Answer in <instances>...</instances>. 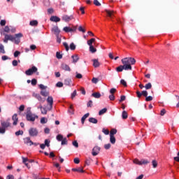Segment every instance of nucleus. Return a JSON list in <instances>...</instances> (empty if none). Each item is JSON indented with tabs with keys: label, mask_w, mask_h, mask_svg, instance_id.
I'll list each match as a JSON object with an SVG mask.
<instances>
[{
	"label": "nucleus",
	"mask_w": 179,
	"mask_h": 179,
	"mask_svg": "<svg viewBox=\"0 0 179 179\" xmlns=\"http://www.w3.org/2000/svg\"><path fill=\"white\" fill-rule=\"evenodd\" d=\"M71 58L73 59V64H76V62H78V61H79V55H72Z\"/></svg>",
	"instance_id": "obj_17"
},
{
	"label": "nucleus",
	"mask_w": 179,
	"mask_h": 179,
	"mask_svg": "<svg viewBox=\"0 0 179 179\" xmlns=\"http://www.w3.org/2000/svg\"><path fill=\"white\" fill-rule=\"evenodd\" d=\"M13 41L15 44H19V43H20V38H16L15 36H14Z\"/></svg>",
	"instance_id": "obj_38"
},
{
	"label": "nucleus",
	"mask_w": 179,
	"mask_h": 179,
	"mask_svg": "<svg viewBox=\"0 0 179 179\" xmlns=\"http://www.w3.org/2000/svg\"><path fill=\"white\" fill-rule=\"evenodd\" d=\"M141 165L142 164H148L149 161H148V159H141Z\"/></svg>",
	"instance_id": "obj_48"
},
{
	"label": "nucleus",
	"mask_w": 179,
	"mask_h": 179,
	"mask_svg": "<svg viewBox=\"0 0 179 179\" xmlns=\"http://www.w3.org/2000/svg\"><path fill=\"white\" fill-rule=\"evenodd\" d=\"M76 49V45H75V43H71L70 44V50H71L72 51H73V50Z\"/></svg>",
	"instance_id": "obj_41"
},
{
	"label": "nucleus",
	"mask_w": 179,
	"mask_h": 179,
	"mask_svg": "<svg viewBox=\"0 0 179 179\" xmlns=\"http://www.w3.org/2000/svg\"><path fill=\"white\" fill-rule=\"evenodd\" d=\"M72 80L71 78H66L64 80V85L66 86H71Z\"/></svg>",
	"instance_id": "obj_19"
},
{
	"label": "nucleus",
	"mask_w": 179,
	"mask_h": 179,
	"mask_svg": "<svg viewBox=\"0 0 179 179\" xmlns=\"http://www.w3.org/2000/svg\"><path fill=\"white\" fill-rule=\"evenodd\" d=\"M6 179H15V176H13V175H8L7 176Z\"/></svg>",
	"instance_id": "obj_64"
},
{
	"label": "nucleus",
	"mask_w": 179,
	"mask_h": 179,
	"mask_svg": "<svg viewBox=\"0 0 179 179\" xmlns=\"http://www.w3.org/2000/svg\"><path fill=\"white\" fill-rule=\"evenodd\" d=\"M133 163H134V164H138V166H142V163L138 159L133 160Z\"/></svg>",
	"instance_id": "obj_33"
},
{
	"label": "nucleus",
	"mask_w": 179,
	"mask_h": 179,
	"mask_svg": "<svg viewBox=\"0 0 179 179\" xmlns=\"http://www.w3.org/2000/svg\"><path fill=\"white\" fill-rule=\"evenodd\" d=\"M157 161H156V160H152V167H153V169H156V167H157Z\"/></svg>",
	"instance_id": "obj_35"
},
{
	"label": "nucleus",
	"mask_w": 179,
	"mask_h": 179,
	"mask_svg": "<svg viewBox=\"0 0 179 179\" xmlns=\"http://www.w3.org/2000/svg\"><path fill=\"white\" fill-rule=\"evenodd\" d=\"M76 94H77L76 90H75L71 94V99H75V96H76Z\"/></svg>",
	"instance_id": "obj_62"
},
{
	"label": "nucleus",
	"mask_w": 179,
	"mask_h": 179,
	"mask_svg": "<svg viewBox=\"0 0 179 179\" xmlns=\"http://www.w3.org/2000/svg\"><path fill=\"white\" fill-rule=\"evenodd\" d=\"M16 136H19V135H23V131L20 130L15 132Z\"/></svg>",
	"instance_id": "obj_52"
},
{
	"label": "nucleus",
	"mask_w": 179,
	"mask_h": 179,
	"mask_svg": "<svg viewBox=\"0 0 179 179\" xmlns=\"http://www.w3.org/2000/svg\"><path fill=\"white\" fill-rule=\"evenodd\" d=\"M64 47L66 48V51H69V45H68V43L66 42L63 43Z\"/></svg>",
	"instance_id": "obj_44"
},
{
	"label": "nucleus",
	"mask_w": 179,
	"mask_h": 179,
	"mask_svg": "<svg viewBox=\"0 0 179 179\" xmlns=\"http://www.w3.org/2000/svg\"><path fill=\"white\" fill-rule=\"evenodd\" d=\"M68 144V141L66 140V138H64L62 141V145H67Z\"/></svg>",
	"instance_id": "obj_51"
},
{
	"label": "nucleus",
	"mask_w": 179,
	"mask_h": 179,
	"mask_svg": "<svg viewBox=\"0 0 179 179\" xmlns=\"http://www.w3.org/2000/svg\"><path fill=\"white\" fill-rule=\"evenodd\" d=\"M106 113H107V108H104L101 109V110H99V115H103V114H106Z\"/></svg>",
	"instance_id": "obj_27"
},
{
	"label": "nucleus",
	"mask_w": 179,
	"mask_h": 179,
	"mask_svg": "<svg viewBox=\"0 0 179 179\" xmlns=\"http://www.w3.org/2000/svg\"><path fill=\"white\" fill-rule=\"evenodd\" d=\"M50 21L55 22V23H57L58 22H61V18L58 17L57 16H52L50 17Z\"/></svg>",
	"instance_id": "obj_18"
},
{
	"label": "nucleus",
	"mask_w": 179,
	"mask_h": 179,
	"mask_svg": "<svg viewBox=\"0 0 179 179\" xmlns=\"http://www.w3.org/2000/svg\"><path fill=\"white\" fill-rule=\"evenodd\" d=\"M96 41V39L94 38H91L90 40L87 41V44H88L89 47L91 45H93V43Z\"/></svg>",
	"instance_id": "obj_24"
},
{
	"label": "nucleus",
	"mask_w": 179,
	"mask_h": 179,
	"mask_svg": "<svg viewBox=\"0 0 179 179\" xmlns=\"http://www.w3.org/2000/svg\"><path fill=\"white\" fill-rule=\"evenodd\" d=\"M47 102L50 104V108L48 110H52V104H54V99H52V96H48L47 99Z\"/></svg>",
	"instance_id": "obj_8"
},
{
	"label": "nucleus",
	"mask_w": 179,
	"mask_h": 179,
	"mask_svg": "<svg viewBox=\"0 0 179 179\" xmlns=\"http://www.w3.org/2000/svg\"><path fill=\"white\" fill-rule=\"evenodd\" d=\"M120 83L121 85H123V86L127 87V81H125V80H121Z\"/></svg>",
	"instance_id": "obj_63"
},
{
	"label": "nucleus",
	"mask_w": 179,
	"mask_h": 179,
	"mask_svg": "<svg viewBox=\"0 0 179 179\" xmlns=\"http://www.w3.org/2000/svg\"><path fill=\"white\" fill-rule=\"evenodd\" d=\"M50 140L45 139V145L47 146L48 148H50Z\"/></svg>",
	"instance_id": "obj_50"
},
{
	"label": "nucleus",
	"mask_w": 179,
	"mask_h": 179,
	"mask_svg": "<svg viewBox=\"0 0 179 179\" xmlns=\"http://www.w3.org/2000/svg\"><path fill=\"white\" fill-rule=\"evenodd\" d=\"M5 36L7 38V40H8L10 41H13V38H14L13 36L6 34Z\"/></svg>",
	"instance_id": "obj_31"
},
{
	"label": "nucleus",
	"mask_w": 179,
	"mask_h": 179,
	"mask_svg": "<svg viewBox=\"0 0 179 179\" xmlns=\"http://www.w3.org/2000/svg\"><path fill=\"white\" fill-rule=\"evenodd\" d=\"M56 57L57 59H62V54H60L59 52H57Z\"/></svg>",
	"instance_id": "obj_42"
},
{
	"label": "nucleus",
	"mask_w": 179,
	"mask_h": 179,
	"mask_svg": "<svg viewBox=\"0 0 179 179\" xmlns=\"http://www.w3.org/2000/svg\"><path fill=\"white\" fill-rule=\"evenodd\" d=\"M89 121L90 122H91L92 124H97L98 121L97 119L94 118V117H90L89 118Z\"/></svg>",
	"instance_id": "obj_25"
},
{
	"label": "nucleus",
	"mask_w": 179,
	"mask_h": 179,
	"mask_svg": "<svg viewBox=\"0 0 179 179\" xmlns=\"http://www.w3.org/2000/svg\"><path fill=\"white\" fill-rule=\"evenodd\" d=\"M61 68L63 71L71 72V67H69V66L66 64H62Z\"/></svg>",
	"instance_id": "obj_13"
},
{
	"label": "nucleus",
	"mask_w": 179,
	"mask_h": 179,
	"mask_svg": "<svg viewBox=\"0 0 179 179\" xmlns=\"http://www.w3.org/2000/svg\"><path fill=\"white\" fill-rule=\"evenodd\" d=\"M115 134H117V129H113L110 131V136H114V135H115Z\"/></svg>",
	"instance_id": "obj_36"
},
{
	"label": "nucleus",
	"mask_w": 179,
	"mask_h": 179,
	"mask_svg": "<svg viewBox=\"0 0 179 179\" xmlns=\"http://www.w3.org/2000/svg\"><path fill=\"white\" fill-rule=\"evenodd\" d=\"M109 99L111 101L115 100V96H114V94H110V95H109Z\"/></svg>",
	"instance_id": "obj_56"
},
{
	"label": "nucleus",
	"mask_w": 179,
	"mask_h": 179,
	"mask_svg": "<svg viewBox=\"0 0 179 179\" xmlns=\"http://www.w3.org/2000/svg\"><path fill=\"white\" fill-rule=\"evenodd\" d=\"M29 136L36 137L38 136V130L36 127H31L29 131Z\"/></svg>",
	"instance_id": "obj_4"
},
{
	"label": "nucleus",
	"mask_w": 179,
	"mask_h": 179,
	"mask_svg": "<svg viewBox=\"0 0 179 179\" xmlns=\"http://www.w3.org/2000/svg\"><path fill=\"white\" fill-rule=\"evenodd\" d=\"M19 55H20V52L16 50V51L14 52V57H15V58L19 57Z\"/></svg>",
	"instance_id": "obj_57"
},
{
	"label": "nucleus",
	"mask_w": 179,
	"mask_h": 179,
	"mask_svg": "<svg viewBox=\"0 0 179 179\" xmlns=\"http://www.w3.org/2000/svg\"><path fill=\"white\" fill-rule=\"evenodd\" d=\"M72 171H78V173H85V171H83V169L82 168H78V169H72Z\"/></svg>",
	"instance_id": "obj_26"
},
{
	"label": "nucleus",
	"mask_w": 179,
	"mask_h": 179,
	"mask_svg": "<svg viewBox=\"0 0 179 179\" xmlns=\"http://www.w3.org/2000/svg\"><path fill=\"white\" fill-rule=\"evenodd\" d=\"M62 20L64 22H70V20H72L73 19V15H63L62 17Z\"/></svg>",
	"instance_id": "obj_10"
},
{
	"label": "nucleus",
	"mask_w": 179,
	"mask_h": 179,
	"mask_svg": "<svg viewBox=\"0 0 179 179\" xmlns=\"http://www.w3.org/2000/svg\"><path fill=\"white\" fill-rule=\"evenodd\" d=\"M76 27H73V28H71L69 27H64L63 28L64 31H65L66 33H69V32H72V31H76Z\"/></svg>",
	"instance_id": "obj_7"
},
{
	"label": "nucleus",
	"mask_w": 179,
	"mask_h": 179,
	"mask_svg": "<svg viewBox=\"0 0 179 179\" xmlns=\"http://www.w3.org/2000/svg\"><path fill=\"white\" fill-rule=\"evenodd\" d=\"M52 31H54L55 34H56V36H58V34H59V29H58V27H54L52 28Z\"/></svg>",
	"instance_id": "obj_22"
},
{
	"label": "nucleus",
	"mask_w": 179,
	"mask_h": 179,
	"mask_svg": "<svg viewBox=\"0 0 179 179\" xmlns=\"http://www.w3.org/2000/svg\"><path fill=\"white\" fill-rule=\"evenodd\" d=\"M92 96L94 97V99H100L101 94H100V92H94L92 94Z\"/></svg>",
	"instance_id": "obj_20"
},
{
	"label": "nucleus",
	"mask_w": 179,
	"mask_h": 179,
	"mask_svg": "<svg viewBox=\"0 0 179 179\" xmlns=\"http://www.w3.org/2000/svg\"><path fill=\"white\" fill-rule=\"evenodd\" d=\"M153 100V96H148L145 97V101H152Z\"/></svg>",
	"instance_id": "obj_45"
},
{
	"label": "nucleus",
	"mask_w": 179,
	"mask_h": 179,
	"mask_svg": "<svg viewBox=\"0 0 179 179\" xmlns=\"http://www.w3.org/2000/svg\"><path fill=\"white\" fill-rule=\"evenodd\" d=\"M15 37H16L17 38H22V37H23V34L22 33L16 34L15 35Z\"/></svg>",
	"instance_id": "obj_46"
},
{
	"label": "nucleus",
	"mask_w": 179,
	"mask_h": 179,
	"mask_svg": "<svg viewBox=\"0 0 179 179\" xmlns=\"http://www.w3.org/2000/svg\"><path fill=\"white\" fill-rule=\"evenodd\" d=\"M57 87H62V86H64V83H62V82H58L56 84Z\"/></svg>",
	"instance_id": "obj_55"
},
{
	"label": "nucleus",
	"mask_w": 179,
	"mask_h": 179,
	"mask_svg": "<svg viewBox=\"0 0 179 179\" xmlns=\"http://www.w3.org/2000/svg\"><path fill=\"white\" fill-rule=\"evenodd\" d=\"M33 96L35 97V99H37L38 101H42V103H44L45 101V99H43L39 94L34 93Z\"/></svg>",
	"instance_id": "obj_12"
},
{
	"label": "nucleus",
	"mask_w": 179,
	"mask_h": 179,
	"mask_svg": "<svg viewBox=\"0 0 179 179\" xmlns=\"http://www.w3.org/2000/svg\"><path fill=\"white\" fill-rule=\"evenodd\" d=\"M57 140L59 141V142L62 141V140L64 139V136H62V135L59 134L57 136Z\"/></svg>",
	"instance_id": "obj_40"
},
{
	"label": "nucleus",
	"mask_w": 179,
	"mask_h": 179,
	"mask_svg": "<svg viewBox=\"0 0 179 179\" xmlns=\"http://www.w3.org/2000/svg\"><path fill=\"white\" fill-rule=\"evenodd\" d=\"M102 132H103V134H104L105 135H108V134H110V131H108V129H105V128H103V129H102Z\"/></svg>",
	"instance_id": "obj_43"
},
{
	"label": "nucleus",
	"mask_w": 179,
	"mask_h": 179,
	"mask_svg": "<svg viewBox=\"0 0 179 179\" xmlns=\"http://www.w3.org/2000/svg\"><path fill=\"white\" fill-rule=\"evenodd\" d=\"M40 89H41V90H45V89H47V86L43 85V84H41L38 85Z\"/></svg>",
	"instance_id": "obj_49"
},
{
	"label": "nucleus",
	"mask_w": 179,
	"mask_h": 179,
	"mask_svg": "<svg viewBox=\"0 0 179 179\" xmlns=\"http://www.w3.org/2000/svg\"><path fill=\"white\" fill-rule=\"evenodd\" d=\"M129 66H124L123 65H120L118 67L116 68V71L117 72H122L124 70V71H128V69H129Z\"/></svg>",
	"instance_id": "obj_6"
},
{
	"label": "nucleus",
	"mask_w": 179,
	"mask_h": 179,
	"mask_svg": "<svg viewBox=\"0 0 179 179\" xmlns=\"http://www.w3.org/2000/svg\"><path fill=\"white\" fill-rule=\"evenodd\" d=\"M122 120H127V118H128V113H127L126 110L122 111Z\"/></svg>",
	"instance_id": "obj_21"
},
{
	"label": "nucleus",
	"mask_w": 179,
	"mask_h": 179,
	"mask_svg": "<svg viewBox=\"0 0 179 179\" xmlns=\"http://www.w3.org/2000/svg\"><path fill=\"white\" fill-rule=\"evenodd\" d=\"M34 72H37V67L36 66H32V68L27 70L25 71L26 75H27L28 76H30L31 75H33V73H34Z\"/></svg>",
	"instance_id": "obj_5"
},
{
	"label": "nucleus",
	"mask_w": 179,
	"mask_h": 179,
	"mask_svg": "<svg viewBox=\"0 0 179 179\" xmlns=\"http://www.w3.org/2000/svg\"><path fill=\"white\" fill-rule=\"evenodd\" d=\"M92 83H94L95 85L99 82V79L96 78H93L92 80Z\"/></svg>",
	"instance_id": "obj_60"
},
{
	"label": "nucleus",
	"mask_w": 179,
	"mask_h": 179,
	"mask_svg": "<svg viewBox=\"0 0 179 179\" xmlns=\"http://www.w3.org/2000/svg\"><path fill=\"white\" fill-rule=\"evenodd\" d=\"M12 120H13V125H17L18 118H17V114H14V115H13Z\"/></svg>",
	"instance_id": "obj_15"
},
{
	"label": "nucleus",
	"mask_w": 179,
	"mask_h": 179,
	"mask_svg": "<svg viewBox=\"0 0 179 179\" xmlns=\"http://www.w3.org/2000/svg\"><path fill=\"white\" fill-rule=\"evenodd\" d=\"M3 31H5L6 33H9V31H10V29H9L8 26H6L3 29Z\"/></svg>",
	"instance_id": "obj_53"
},
{
	"label": "nucleus",
	"mask_w": 179,
	"mask_h": 179,
	"mask_svg": "<svg viewBox=\"0 0 179 179\" xmlns=\"http://www.w3.org/2000/svg\"><path fill=\"white\" fill-rule=\"evenodd\" d=\"M41 94L44 97H47L48 96L49 93L48 92L45 91V90L41 91Z\"/></svg>",
	"instance_id": "obj_28"
},
{
	"label": "nucleus",
	"mask_w": 179,
	"mask_h": 179,
	"mask_svg": "<svg viewBox=\"0 0 179 179\" xmlns=\"http://www.w3.org/2000/svg\"><path fill=\"white\" fill-rule=\"evenodd\" d=\"M41 114H43V115L47 114V109L45 108L41 109Z\"/></svg>",
	"instance_id": "obj_58"
},
{
	"label": "nucleus",
	"mask_w": 179,
	"mask_h": 179,
	"mask_svg": "<svg viewBox=\"0 0 179 179\" xmlns=\"http://www.w3.org/2000/svg\"><path fill=\"white\" fill-rule=\"evenodd\" d=\"M100 152V147L99 146H95L92 149V156H97L99 155V152Z\"/></svg>",
	"instance_id": "obj_11"
},
{
	"label": "nucleus",
	"mask_w": 179,
	"mask_h": 179,
	"mask_svg": "<svg viewBox=\"0 0 179 179\" xmlns=\"http://www.w3.org/2000/svg\"><path fill=\"white\" fill-rule=\"evenodd\" d=\"M89 115H90L89 113H86V114H85V115L82 117V118H81V122H82V124H85V121L86 118H87V117H89Z\"/></svg>",
	"instance_id": "obj_23"
},
{
	"label": "nucleus",
	"mask_w": 179,
	"mask_h": 179,
	"mask_svg": "<svg viewBox=\"0 0 179 179\" xmlns=\"http://www.w3.org/2000/svg\"><path fill=\"white\" fill-rule=\"evenodd\" d=\"M90 51L92 54H94V52H96V51H97V50H96V48H94V47L93 45H91V46H90Z\"/></svg>",
	"instance_id": "obj_34"
},
{
	"label": "nucleus",
	"mask_w": 179,
	"mask_h": 179,
	"mask_svg": "<svg viewBox=\"0 0 179 179\" xmlns=\"http://www.w3.org/2000/svg\"><path fill=\"white\" fill-rule=\"evenodd\" d=\"M104 148H105V149H106V150H107L110 149V148H111V144H110V143L105 144V145H104Z\"/></svg>",
	"instance_id": "obj_59"
},
{
	"label": "nucleus",
	"mask_w": 179,
	"mask_h": 179,
	"mask_svg": "<svg viewBox=\"0 0 179 179\" xmlns=\"http://www.w3.org/2000/svg\"><path fill=\"white\" fill-rule=\"evenodd\" d=\"M76 78H77V79H82V78H83V76H82V74L76 72Z\"/></svg>",
	"instance_id": "obj_47"
},
{
	"label": "nucleus",
	"mask_w": 179,
	"mask_h": 179,
	"mask_svg": "<svg viewBox=\"0 0 179 179\" xmlns=\"http://www.w3.org/2000/svg\"><path fill=\"white\" fill-rule=\"evenodd\" d=\"M110 142L112 143V145L115 143V137L114 136H110Z\"/></svg>",
	"instance_id": "obj_29"
},
{
	"label": "nucleus",
	"mask_w": 179,
	"mask_h": 179,
	"mask_svg": "<svg viewBox=\"0 0 179 179\" xmlns=\"http://www.w3.org/2000/svg\"><path fill=\"white\" fill-rule=\"evenodd\" d=\"M92 62L94 68H99L101 65L100 62H99V59H92Z\"/></svg>",
	"instance_id": "obj_14"
},
{
	"label": "nucleus",
	"mask_w": 179,
	"mask_h": 179,
	"mask_svg": "<svg viewBox=\"0 0 179 179\" xmlns=\"http://www.w3.org/2000/svg\"><path fill=\"white\" fill-rule=\"evenodd\" d=\"M47 122H48V119L46 117H42L41 119V124H47Z\"/></svg>",
	"instance_id": "obj_32"
},
{
	"label": "nucleus",
	"mask_w": 179,
	"mask_h": 179,
	"mask_svg": "<svg viewBox=\"0 0 179 179\" xmlns=\"http://www.w3.org/2000/svg\"><path fill=\"white\" fill-rule=\"evenodd\" d=\"M1 127H0V134H5V132H6V128H9V127H10V119L1 122Z\"/></svg>",
	"instance_id": "obj_2"
},
{
	"label": "nucleus",
	"mask_w": 179,
	"mask_h": 179,
	"mask_svg": "<svg viewBox=\"0 0 179 179\" xmlns=\"http://www.w3.org/2000/svg\"><path fill=\"white\" fill-rule=\"evenodd\" d=\"M141 94L142 96H144V97H148V91H142Z\"/></svg>",
	"instance_id": "obj_61"
},
{
	"label": "nucleus",
	"mask_w": 179,
	"mask_h": 179,
	"mask_svg": "<svg viewBox=\"0 0 179 179\" xmlns=\"http://www.w3.org/2000/svg\"><path fill=\"white\" fill-rule=\"evenodd\" d=\"M94 3L96 5V6H101V3L99 2V0H94Z\"/></svg>",
	"instance_id": "obj_54"
},
{
	"label": "nucleus",
	"mask_w": 179,
	"mask_h": 179,
	"mask_svg": "<svg viewBox=\"0 0 179 179\" xmlns=\"http://www.w3.org/2000/svg\"><path fill=\"white\" fill-rule=\"evenodd\" d=\"M31 108H28V112L27 113L26 115V118L27 120V121H31V122H34L36 121V118H38V116L31 113V112H30Z\"/></svg>",
	"instance_id": "obj_3"
},
{
	"label": "nucleus",
	"mask_w": 179,
	"mask_h": 179,
	"mask_svg": "<svg viewBox=\"0 0 179 179\" xmlns=\"http://www.w3.org/2000/svg\"><path fill=\"white\" fill-rule=\"evenodd\" d=\"M145 88L146 89V90H149V89H152V83H148V84H146L145 85Z\"/></svg>",
	"instance_id": "obj_39"
},
{
	"label": "nucleus",
	"mask_w": 179,
	"mask_h": 179,
	"mask_svg": "<svg viewBox=\"0 0 179 179\" xmlns=\"http://www.w3.org/2000/svg\"><path fill=\"white\" fill-rule=\"evenodd\" d=\"M0 52L1 54H5V48L3 47V45L0 44Z\"/></svg>",
	"instance_id": "obj_37"
},
{
	"label": "nucleus",
	"mask_w": 179,
	"mask_h": 179,
	"mask_svg": "<svg viewBox=\"0 0 179 179\" xmlns=\"http://www.w3.org/2000/svg\"><path fill=\"white\" fill-rule=\"evenodd\" d=\"M24 143H25V145H27L28 146H32L33 141H31L30 137H26L24 138Z\"/></svg>",
	"instance_id": "obj_9"
},
{
	"label": "nucleus",
	"mask_w": 179,
	"mask_h": 179,
	"mask_svg": "<svg viewBox=\"0 0 179 179\" xmlns=\"http://www.w3.org/2000/svg\"><path fill=\"white\" fill-rule=\"evenodd\" d=\"M105 12L108 17H113L114 16V10H105Z\"/></svg>",
	"instance_id": "obj_16"
},
{
	"label": "nucleus",
	"mask_w": 179,
	"mask_h": 179,
	"mask_svg": "<svg viewBox=\"0 0 179 179\" xmlns=\"http://www.w3.org/2000/svg\"><path fill=\"white\" fill-rule=\"evenodd\" d=\"M30 26H37L38 24V22L37 20H32L29 22Z\"/></svg>",
	"instance_id": "obj_30"
},
{
	"label": "nucleus",
	"mask_w": 179,
	"mask_h": 179,
	"mask_svg": "<svg viewBox=\"0 0 179 179\" xmlns=\"http://www.w3.org/2000/svg\"><path fill=\"white\" fill-rule=\"evenodd\" d=\"M136 60L132 57H126L122 59V63L124 66H129L128 71H132V66L135 65Z\"/></svg>",
	"instance_id": "obj_1"
}]
</instances>
